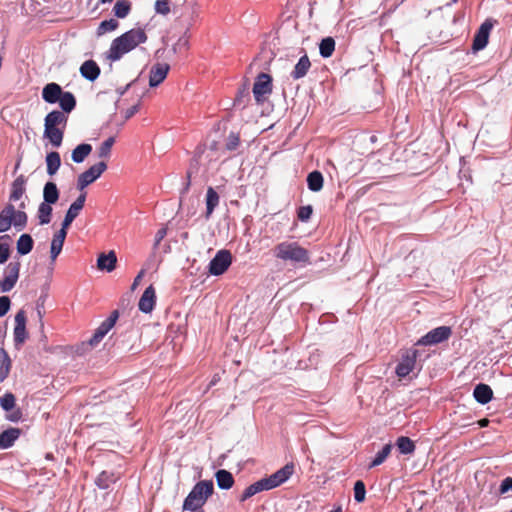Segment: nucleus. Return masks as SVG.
Here are the masks:
<instances>
[{"label": "nucleus", "instance_id": "1", "mask_svg": "<svg viewBox=\"0 0 512 512\" xmlns=\"http://www.w3.org/2000/svg\"><path fill=\"white\" fill-rule=\"evenodd\" d=\"M148 36L144 29L133 28L115 38L107 52V59L115 62L120 60L125 54L134 50L140 44L147 41Z\"/></svg>", "mask_w": 512, "mask_h": 512}, {"label": "nucleus", "instance_id": "2", "mask_svg": "<svg viewBox=\"0 0 512 512\" xmlns=\"http://www.w3.org/2000/svg\"><path fill=\"white\" fill-rule=\"evenodd\" d=\"M294 473V464L288 463L281 469L269 477L262 478L255 483L249 485L239 497L240 502H245L247 499L256 495L259 492L271 490L283 484Z\"/></svg>", "mask_w": 512, "mask_h": 512}, {"label": "nucleus", "instance_id": "3", "mask_svg": "<svg viewBox=\"0 0 512 512\" xmlns=\"http://www.w3.org/2000/svg\"><path fill=\"white\" fill-rule=\"evenodd\" d=\"M272 253L284 263L302 267L311 263L309 250L297 241H282L273 247Z\"/></svg>", "mask_w": 512, "mask_h": 512}, {"label": "nucleus", "instance_id": "4", "mask_svg": "<svg viewBox=\"0 0 512 512\" xmlns=\"http://www.w3.org/2000/svg\"><path fill=\"white\" fill-rule=\"evenodd\" d=\"M68 116L59 110L48 113L44 119V137L54 147H60L64 137Z\"/></svg>", "mask_w": 512, "mask_h": 512}, {"label": "nucleus", "instance_id": "5", "mask_svg": "<svg viewBox=\"0 0 512 512\" xmlns=\"http://www.w3.org/2000/svg\"><path fill=\"white\" fill-rule=\"evenodd\" d=\"M214 493L212 480H201L197 482L183 502V510H203L202 507L208 498Z\"/></svg>", "mask_w": 512, "mask_h": 512}, {"label": "nucleus", "instance_id": "6", "mask_svg": "<svg viewBox=\"0 0 512 512\" xmlns=\"http://www.w3.org/2000/svg\"><path fill=\"white\" fill-rule=\"evenodd\" d=\"M273 91V79L267 73H260L253 84V96L258 105H262Z\"/></svg>", "mask_w": 512, "mask_h": 512}, {"label": "nucleus", "instance_id": "7", "mask_svg": "<svg viewBox=\"0 0 512 512\" xmlns=\"http://www.w3.org/2000/svg\"><path fill=\"white\" fill-rule=\"evenodd\" d=\"M107 169L105 161H100L86 171L82 172L77 179V189L82 191L94 181H96Z\"/></svg>", "mask_w": 512, "mask_h": 512}, {"label": "nucleus", "instance_id": "8", "mask_svg": "<svg viewBox=\"0 0 512 512\" xmlns=\"http://www.w3.org/2000/svg\"><path fill=\"white\" fill-rule=\"evenodd\" d=\"M452 329L449 326H440L432 329L427 334L422 336L416 345L430 346L442 343L450 338Z\"/></svg>", "mask_w": 512, "mask_h": 512}, {"label": "nucleus", "instance_id": "9", "mask_svg": "<svg viewBox=\"0 0 512 512\" xmlns=\"http://www.w3.org/2000/svg\"><path fill=\"white\" fill-rule=\"evenodd\" d=\"M231 263V253L228 250H220L209 263V273L215 276L222 275Z\"/></svg>", "mask_w": 512, "mask_h": 512}, {"label": "nucleus", "instance_id": "10", "mask_svg": "<svg viewBox=\"0 0 512 512\" xmlns=\"http://www.w3.org/2000/svg\"><path fill=\"white\" fill-rule=\"evenodd\" d=\"M20 267V261H12L6 266L4 278L0 281V290L2 292H9L13 289L19 278Z\"/></svg>", "mask_w": 512, "mask_h": 512}, {"label": "nucleus", "instance_id": "11", "mask_svg": "<svg viewBox=\"0 0 512 512\" xmlns=\"http://www.w3.org/2000/svg\"><path fill=\"white\" fill-rule=\"evenodd\" d=\"M418 357V350L410 349L407 350L401 358V361L398 363L396 367V375L399 378H404L408 376L415 368L416 360Z\"/></svg>", "mask_w": 512, "mask_h": 512}, {"label": "nucleus", "instance_id": "12", "mask_svg": "<svg viewBox=\"0 0 512 512\" xmlns=\"http://www.w3.org/2000/svg\"><path fill=\"white\" fill-rule=\"evenodd\" d=\"M492 27L493 24L490 20H486L481 24L474 36L472 45L473 50L479 51L486 47Z\"/></svg>", "mask_w": 512, "mask_h": 512}, {"label": "nucleus", "instance_id": "13", "mask_svg": "<svg viewBox=\"0 0 512 512\" xmlns=\"http://www.w3.org/2000/svg\"><path fill=\"white\" fill-rule=\"evenodd\" d=\"M26 339V314L24 310H20L15 315L14 341L18 345L23 344Z\"/></svg>", "mask_w": 512, "mask_h": 512}, {"label": "nucleus", "instance_id": "14", "mask_svg": "<svg viewBox=\"0 0 512 512\" xmlns=\"http://www.w3.org/2000/svg\"><path fill=\"white\" fill-rule=\"evenodd\" d=\"M170 66L166 63H157L150 69L149 85L150 87H157L161 84L169 72Z\"/></svg>", "mask_w": 512, "mask_h": 512}, {"label": "nucleus", "instance_id": "15", "mask_svg": "<svg viewBox=\"0 0 512 512\" xmlns=\"http://www.w3.org/2000/svg\"><path fill=\"white\" fill-rule=\"evenodd\" d=\"M156 303V292L153 285L148 286L143 292L138 307L143 313H150L154 309Z\"/></svg>", "mask_w": 512, "mask_h": 512}, {"label": "nucleus", "instance_id": "16", "mask_svg": "<svg viewBox=\"0 0 512 512\" xmlns=\"http://www.w3.org/2000/svg\"><path fill=\"white\" fill-rule=\"evenodd\" d=\"M62 88L57 83H48L42 90V98L47 103H56L58 102L59 98H61Z\"/></svg>", "mask_w": 512, "mask_h": 512}, {"label": "nucleus", "instance_id": "17", "mask_svg": "<svg viewBox=\"0 0 512 512\" xmlns=\"http://www.w3.org/2000/svg\"><path fill=\"white\" fill-rule=\"evenodd\" d=\"M14 205L7 204L0 212V233L8 231L14 225Z\"/></svg>", "mask_w": 512, "mask_h": 512}, {"label": "nucleus", "instance_id": "18", "mask_svg": "<svg viewBox=\"0 0 512 512\" xmlns=\"http://www.w3.org/2000/svg\"><path fill=\"white\" fill-rule=\"evenodd\" d=\"M116 263L117 257L114 251H110L108 254L102 253L97 259V268L111 272L116 268Z\"/></svg>", "mask_w": 512, "mask_h": 512}, {"label": "nucleus", "instance_id": "19", "mask_svg": "<svg viewBox=\"0 0 512 512\" xmlns=\"http://www.w3.org/2000/svg\"><path fill=\"white\" fill-rule=\"evenodd\" d=\"M80 73L85 79L95 81L100 75V68L94 60H87L81 65Z\"/></svg>", "mask_w": 512, "mask_h": 512}, {"label": "nucleus", "instance_id": "20", "mask_svg": "<svg viewBox=\"0 0 512 512\" xmlns=\"http://www.w3.org/2000/svg\"><path fill=\"white\" fill-rule=\"evenodd\" d=\"M21 435L19 428L11 427L0 434V449L10 448Z\"/></svg>", "mask_w": 512, "mask_h": 512}, {"label": "nucleus", "instance_id": "21", "mask_svg": "<svg viewBox=\"0 0 512 512\" xmlns=\"http://www.w3.org/2000/svg\"><path fill=\"white\" fill-rule=\"evenodd\" d=\"M27 178L24 175H19L11 185V193L9 199L11 201H18L26 191Z\"/></svg>", "mask_w": 512, "mask_h": 512}, {"label": "nucleus", "instance_id": "22", "mask_svg": "<svg viewBox=\"0 0 512 512\" xmlns=\"http://www.w3.org/2000/svg\"><path fill=\"white\" fill-rule=\"evenodd\" d=\"M473 395L478 403L487 404L493 397V391L489 385L480 383L474 388Z\"/></svg>", "mask_w": 512, "mask_h": 512}, {"label": "nucleus", "instance_id": "23", "mask_svg": "<svg viewBox=\"0 0 512 512\" xmlns=\"http://www.w3.org/2000/svg\"><path fill=\"white\" fill-rule=\"evenodd\" d=\"M215 478L220 489H231L235 483L232 473L225 469L218 470L215 473Z\"/></svg>", "mask_w": 512, "mask_h": 512}, {"label": "nucleus", "instance_id": "24", "mask_svg": "<svg viewBox=\"0 0 512 512\" xmlns=\"http://www.w3.org/2000/svg\"><path fill=\"white\" fill-rule=\"evenodd\" d=\"M310 67L311 62L309 60V57L305 54L299 59V61L295 65L293 71L291 72V77L294 80L303 78L308 73Z\"/></svg>", "mask_w": 512, "mask_h": 512}, {"label": "nucleus", "instance_id": "25", "mask_svg": "<svg viewBox=\"0 0 512 512\" xmlns=\"http://www.w3.org/2000/svg\"><path fill=\"white\" fill-rule=\"evenodd\" d=\"M44 203L55 204L59 199V190L54 182H47L43 188Z\"/></svg>", "mask_w": 512, "mask_h": 512}, {"label": "nucleus", "instance_id": "26", "mask_svg": "<svg viewBox=\"0 0 512 512\" xmlns=\"http://www.w3.org/2000/svg\"><path fill=\"white\" fill-rule=\"evenodd\" d=\"M11 359L7 351L0 347V382H3L11 370Z\"/></svg>", "mask_w": 512, "mask_h": 512}, {"label": "nucleus", "instance_id": "27", "mask_svg": "<svg viewBox=\"0 0 512 512\" xmlns=\"http://www.w3.org/2000/svg\"><path fill=\"white\" fill-rule=\"evenodd\" d=\"M219 200L220 198L218 193L214 190V188L209 187L206 193V219L210 218L214 209L218 206Z\"/></svg>", "mask_w": 512, "mask_h": 512}, {"label": "nucleus", "instance_id": "28", "mask_svg": "<svg viewBox=\"0 0 512 512\" xmlns=\"http://www.w3.org/2000/svg\"><path fill=\"white\" fill-rule=\"evenodd\" d=\"M61 165L60 154L56 151L49 152L46 155V166L47 173L49 176H53L56 174Z\"/></svg>", "mask_w": 512, "mask_h": 512}, {"label": "nucleus", "instance_id": "29", "mask_svg": "<svg viewBox=\"0 0 512 512\" xmlns=\"http://www.w3.org/2000/svg\"><path fill=\"white\" fill-rule=\"evenodd\" d=\"M92 152V146L87 143H82L73 149L71 158L75 163H82Z\"/></svg>", "mask_w": 512, "mask_h": 512}, {"label": "nucleus", "instance_id": "30", "mask_svg": "<svg viewBox=\"0 0 512 512\" xmlns=\"http://www.w3.org/2000/svg\"><path fill=\"white\" fill-rule=\"evenodd\" d=\"M323 175L320 171L314 170L307 176L308 188L313 192H318L323 188Z\"/></svg>", "mask_w": 512, "mask_h": 512}, {"label": "nucleus", "instance_id": "31", "mask_svg": "<svg viewBox=\"0 0 512 512\" xmlns=\"http://www.w3.org/2000/svg\"><path fill=\"white\" fill-rule=\"evenodd\" d=\"M58 102L64 114L70 113L76 106L75 96L71 92H63Z\"/></svg>", "mask_w": 512, "mask_h": 512}, {"label": "nucleus", "instance_id": "32", "mask_svg": "<svg viewBox=\"0 0 512 512\" xmlns=\"http://www.w3.org/2000/svg\"><path fill=\"white\" fill-rule=\"evenodd\" d=\"M132 9V3L129 0H118L113 7V13L117 18H126Z\"/></svg>", "mask_w": 512, "mask_h": 512}, {"label": "nucleus", "instance_id": "33", "mask_svg": "<svg viewBox=\"0 0 512 512\" xmlns=\"http://www.w3.org/2000/svg\"><path fill=\"white\" fill-rule=\"evenodd\" d=\"M34 241L29 234H22L17 240V252L26 255L33 249Z\"/></svg>", "mask_w": 512, "mask_h": 512}, {"label": "nucleus", "instance_id": "34", "mask_svg": "<svg viewBox=\"0 0 512 512\" xmlns=\"http://www.w3.org/2000/svg\"><path fill=\"white\" fill-rule=\"evenodd\" d=\"M86 192H82L78 198L70 205L68 211L66 214L69 215V217L76 218L80 211L83 209L86 201Z\"/></svg>", "mask_w": 512, "mask_h": 512}, {"label": "nucleus", "instance_id": "35", "mask_svg": "<svg viewBox=\"0 0 512 512\" xmlns=\"http://www.w3.org/2000/svg\"><path fill=\"white\" fill-rule=\"evenodd\" d=\"M119 27V22L117 19L110 18L108 20H103L96 31L97 36H102L108 32H112L117 30Z\"/></svg>", "mask_w": 512, "mask_h": 512}, {"label": "nucleus", "instance_id": "36", "mask_svg": "<svg viewBox=\"0 0 512 512\" xmlns=\"http://www.w3.org/2000/svg\"><path fill=\"white\" fill-rule=\"evenodd\" d=\"M335 50V40L332 37L322 39L319 45L320 55L324 58L332 56Z\"/></svg>", "mask_w": 512, "mask_h": 512}, {"label": "nucleus", "instance_id": "37", "mask_svg": "<svg viewBox=\"0 0 512 512\" xmlns=\"http://www.w3.org/2000/svg\"><path fill=\"white\" fill-rule=\"evenodd\" d=\"M396 446L402 454H411L415 450V443L406 436L399 437Z\"/></svg>", "mask_w": 512, "mask_h": 512}, {"label": "nucleus", "instance_id": "38", "mask_svg": "<svg viewBox=\"0 0 512 512\" xmlns=\"http://www.w3.org/2000/svg\"><path fill=\"white\" fill-rule=\"evenodd\" d=\"M52 207L51 204H47L42 202L38 207V219L41 225H45L50 223L51 215H52Z\"/></svg>", "mask_w": 512, "mask_h": 512}, {"label": "nucleus", "instance_id": "39", "mask_svg": "<svg viewBox=\"0 0 512 512\" xmlns=\"http://www.w3.org/2000/svg\"><path fill=\"white\" fill-rule=\"evenodd\" d=\"M110 326L103 321L101 325L96 329L95 333L89 340L91 346H96L104 338V336L111 330Z\"/></svg>", "mask_w": 512, "mask_h": 512}, {"label": "nucleus", "instance_id": "40", "mask_svg": "<svg viewBox=\"0 0 512 512\" xmlns=\"http://www.w3.org/2000/svg\"><path fill=\"white\" fill-rule=\"evenodd\" d=\"M391 450H392V445L391 444H386L382 448V450L379 451L376 454V456L373 459V461L369 464V468H373V467H376L378 465H381L387 459V457L390 455Z\"/></svg>", "mask_w": 512, "mask_h": 512}, {"label": "nucleus", "instance_id": "41", "mask_svg": "<svg viewBox=\"0 0 512 512\" xmlns=\"http://www.w3.org/2000/svg\"><path fill=\"white\" fill-rule=\"evenodd\" d=\"M115 143V138L113 136L107 138L98 148V157L101 159H108L111 154L112 146Z\"/></svg>", "mask_w": 512, "mask_h": 512}, {"label": "nucleus", "instance_id": "42", "mask_svg": "<svg viewBox=\"0 0 512 512\" xmlns=\"http://www.w3.org/2000/svg\"><path fill=\"white\" fill-rule=\"evenodd\" d=\"M8 240H10L9 235L0 237V264L5 263L10 256Z\"/></svg>", "mask_w": 512, "mask_h": 512}, {"label": "nucleus", "instance_id": "43", "mask_svg": "<svg viewBox=\"0 0 512 512\" xmlns=\"http://www.w3.org/2000/svg\"><path fill=\"white\" fill-rule=\"evenodd\" d=\"M13 218L14 227L17 228L18 230H22L26 226L28 217L24 211L16 210L14 208Z\"/></svg>", "mask_w": 512, "mask_h": 512}, {"label": "nucleus", "instance_id": "44", "mask_svg": "<svg viewBox=\"0 0 512 512\" xmlns=\"http://www.w3.org/2000/svg\"><path fill=\"white\" fill-rule=\"evenodd\" d=\"M0 405L4 411H9L16 406V398L13 393L7 392L0 399Z\"/></svg>", "mask_w": 512, "mask_h": 512}, {"label": "nucleus", "instance_id": "45", "mask_svg": "<svg viewBox=\"0 0 512 512\" xmlns=\"http://www.w3.org/2000/svg\"><path fill=\"white\" fill-rule=\"evenodd\" d=\"M250 101V92L247 86H243L239 90L237 97L235 98V104L238 106L246 107Z\"/></svg>", "mask_w": 512, "mask_h": 512}, {"label": "nucleus", "instance_id": "46", "mask_svg": "<svg viewBox=\"0 0 512 512\" xmlns=\"http://www.w3.org/2000/svg\"><path fill=\"white\" fill-rule=\"evenodd\" d=\"M366 488L363 481L358 480L354 484V499L356 502L361 503L365 500Z\"/></svg>", "mask_w": 512, "mask_h": 512}, {"label": "nucleus", "instance_id": "47", "mask_svg": "<svg viewBox=\"0 0 512 512\" xmlns=\"http://www.w3.org/2000/svg\"><path fill=\"white\" fill-rule=\"evenodd\" d=\"M113 475L107 473L106 471L102 472L96 479V484L101 489H106L109 487L110 482H113Z\"/></svg>", "mask_w": 512, "mask_h": 512}, {"label": "nucleus", "instance_id": "48", "mask_svg": "<svg viewBox=\"0 0 512 512\" xmlns=\"http://www.w3.org/2000/svg\"><path fill=\"white\" fill-rule=\"evenodd\" d=\"M240 144V136L238 133H234V132H231L228 137H227V141H226V149L228 151H234L237 149V147L239 146Z\"/></svg>", "mask_w": 512, "mask_h": 512}, {"label": "nucleus", "instance_id": "49", "mask_svg": "<svg viewBox=\"0 0 512 512\" xmlns=\"http://www.w3.org/2000/svg\"><path fill=\"white\" fill-rule=\"evenodd\" d=\"M154 7L156 13L164 16L168 15L171 11L169 0H156Z\"/></svg>", "mask_w": 512, "mask_h": 512}, {"label": "nucleus", "instance_id": "50", "mask_svg": "<svg viewBox=\"0 0 512 512\" xmlns=\"http://www.w3.org/2000/svg\"><path fill=\"white\" fill-rule=\"evenodd\" d=\"M5 412H6V419L11 422H19L23 417L22 410L17 405L14 406V408H12L11 410L5 411Z\"/></svg>", "mask_w": 512, "mask_h": 512}, {"label": "nucleus", "instance_id": "51", "mask_svg": "<svg viewBox=\"0 0 512 512\" xmlns=\"http://www.w3.org/2000/svg\"><path fill=\"white\" fill-rule=\"evenodd\" d=\"M63 245H64L63 241L58 240V239H52L51 249H50L52 261H55L56 258L58 257V255L61 253Z\"/></svg>", "mask_w": 512, "mask_h": 512}, {"label": "nucleus", "instance_id": "52", "mask_svg": "<svg viewBox=\"0 0 512 512\" xmlns=\"http://www.w3.org/2000/svg\"><path fill=\"white\" fill-rule=\"evenodd\" d=\"M313 209L311 205L301 206L297 211V217L300 221L306 222L311 218Z\"/></svg>", "mask_w": 512, "mask_h": 512}, {"label": "nucleus", "instance_id": "53", "mask_svg": "<svg viewBox=\"0 0 512 512\" xmlns=\"http://www.w3.org/2000/svg\"><path fill=\"white\" fill-rule=\"evenodd\" d=\"M10 298L8 296H1L0 297V317H3L7 314V312L10 309Z\"/></svg>", "mask_w": 512, "mask_h": 512}, {"label": "nucleus", "instance_id": "54", "mask_svg": "<svg viewBox=\"0 0 512 512\" xmlns=\"http://www.w3.org/2000/svg\"><path fill=\"white\" fill-rule=\"evenodd\" d=\"M510 490H512V477H506L500 484L499 493L505 494Z\"/></svg>", "mask_w": 512, "mask_h": 512}, {"label": "nucleus", "instance_id": "55", "mask_svg": "<svg viewBox=\"0 0 512 512\" xmlns=\"http://www.w3.org/2000/svg\"><path fill=\"white\" fill-rule=\"evenodd\" d=\"M118 317H119L118 310H114L111 312L110 316L104 322L107 324V326H110L111 328H113Z\"/></svg>", "mask_w": 512, "mask_h": 512}, {"label": "nucleus", "instance_id": "56", "mask_svg": "<svg viewBox=\"0 0 512 512\" xmlns=\"http://www.w3.org/2000/svg\"><path fill=\"white\" fill-rule=\"evenodd\" d=\"M166 235L167 229L164 227L160 228L155 235V245H159V243L164 239Z\"/></svg>", "mask_w": 512, "mask_h": 512}, {"label": "nucleus", "instance_id": "57", "mask_svg": "<svg viewBox=\"0 0 512 512\" xmlns=\"http://www.w3.org/2000/svg\"><path fill=\"white\" fill-rule=\"evenodd\" d=\"M67 230L68 229H64L63 226H61V229L53 236V239H58L64 242L67 236Z\"/></svg>", "mask_w": 512, "mask_h": 512}, {"label": "nucleus", "instance_id": "58", "mask_svg": "<svg viewBox=\"0 0 512 512\" xmlns=\"http://www.w3.org/2000/svg\"><path fill=\"white\" fill-rule=\"evenodd\" d=\"M139 110V105H133L132 107L128 108L125 112V118L129 119L131 118L135 113H137Z\"/></svg>", "mask_w": 512, "mask_h": 512}, {"label": "nucleus", "instance_id": "59", "mask_svg": "<svg viewBox=\"0 0 512 512\" xmlns=\"http://www.w3.org/2000/svg\"><path fill=\"white\" fill-rule=\"evenodd\" d=\"M74 220L75 218L69 217V215L66 214L61 226H63L64 229H68Z\"/></svg>", "mask_w": 512, "mask_h": 512}, {"label": "nucleus", "instance_id": "60", "mask_svg": "<svg viewBox=\"0 0 512 512\" xmlns=\"http://www.w3.org/2000/svg\"><path fill=\"white\" fill-rule=\"evenodd\" d=\"M143 274H144V271L142 270V271H140V272H139V274L136 276V278L134 279L133 284H132V289H135V288H136V286L139 284V282H140V280H141V278H142Z\"/></svg>", "mask_w": 512, "mask_h": 512}, {"label": "nucleus", "instance_id": "61", "mask_svg": "<svg viewBox=\"0 0 512 512\" xmlns=\"http://www.w3.org/2000/svg\"><path fill=\"white\" fill-rule=\"evenodd\" d=\"M477 423L480 427H486L489 424V420L487 418H483L479 420Z\"/></svg>", "mask_w": 512, "mask_h": 512}, {"label": "nucleus", "instance_id": "62", "mask_svg": "<svg viewBox=\"0 0 512 512\" xmlns=\"http://www.w3.org/2000/svg\"><path fill=\"white\" fill-rule=\"evenodd\" d=\"M190 176H191V174H190V172H188L187 173L188 182H187L186 187H185L186 191L189 189V186H190Z\"/></svg>", "mask_w": 512, "mask_h": 512}, {"label": "nucleus", "instance_id": "63", "mask_svg": "<svg viewBox=\"0 0 512 512\" xmlns=\"http://www.w3.org/2000/svg\"><path fill=\"white\" fill-rule=\"evenodd\" d=\"M330 512H342V508L338 506L337 508L331 510Z\"/></svg>", "mask_w": 512, "mask_h": 512}, {"label": "nucleus", "instance_id": "64", "mask_svg": "<svg viewBox=\"0 0 512 512\" xmlns=\"http://www.w3.org/2000/svg\"><path fill=\"white\" fill-rule=\"evenodd\" d=\"M191 512H205L204 510H195V511H191Z\"/></svg>", "mask_w": 512, "mask_h": 512}]
</instances>
